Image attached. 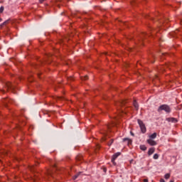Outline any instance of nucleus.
<instances>
[{"label":"nucleus","mask_w":182,"mask_h":182,"mask_svg":"<svg viewBox=\"0 0 182 182\" xmlns=\"http://www.w3.org/2000/svg\"><path fill=\"white\" fill-rule=\"evenodd\" d=\"M104 171H106V169H104Z\"/></svg>","instance_id":"nucleus-33"},{"label":"nucleus","mask_w":182,"mask_h":182,"mask_svg":"<svg viewBox=\"0 0 182 182\" xmlns=\"http://www.w3.org/2000/svg\"><path fill=\"white\" fill-rule=\"evenodd\" d=\"M170 182H174V181H170Z\"/></svg>","instance_id":"nucleus-30"},{"label":"nucleus","mask_w":182,"mask_h":182,"mask_svg":"<svg viewBox=\"0 0 182 182\" xmlns=\"http://www.w3.org/2000/svg\"><path fill=\"white\" fill-rule=\"evenodd\" d=\"M87 79H88V77H87V75H85V77H84V80H87Z\"/></svg>","instance_id":"nucleus-20"},{"label":"nucleus","mask_w":182,"mask_h":182,"mask_svg":"<svg viewBox=\"0 0 182 182\" xmlns=\"http://www.w3.org/2000/svg\"><path fill=\"white\" fill-rule=\"evenodd\" d=\"M160 182H166V181H164V179L161 178V179L160 180Z\"/></svg>","instance_id":"nucleus-23"},{"label":"nucleus","mask_w":182,"mask_h":182,"mask_svg":"<svg viewBox=\"0 0 182 182\" xmlns=\"http://www.w3.org/2000/svg\"><path fill=\"white\" fill-rule=\"evenodd\" d=\"M113 141H114V139H110V141L109 142H108V146H112V144H113Z\"/></svg>","instance_id":"nucleus-16"},{"label":"nucleus","mask_w":182,"mask_h":182,"mask_svg":"<svg viewBox=\"0 0 182 182\" xmlns=\"http://www.w3.org/2000/svg\"><path fill=\"white\" fill-rule=\"evenodd\" d=\"M134 107H135L136 110H139V104L136 101H134Z\"/></svg>","instance_id":"nucleus-10"},{"label":"nucleus","mask_w":182,"mask_h":182,"mask_svg":"<svg viewBox=\"0 0 182 182\" xmlns=\"http://www.w3.org/2000/svg\"><path fill=\"white\" fill-rule=\"evenodd\" d=\"M30 170H31V171H33V166L30 167Z\"/></svg>","instance_id":"nucleus-22"},{"label":"nucleus","mask_w":182,"mask_h":182,"mask_svg":"<svg viewBox=\"0 0 182 182\" xmlns=\"http://www.w3.org/2000/svg\"><path fill=\"white\" fill-rule=\"evenodd\" d=\"M153 159H154V160H157L159 159V154H155L153 156Z\"/></svg>","instance_id":"nucleus-15"},{"label":"nucleus","mask_w":182,"mask_h":182,"mask_svg":"<svg viewBox=\"0 0 182 182\" xmlns=\"http://www.w3.org/2000/svg\"><path fill=\"white\" fill-rule=\"evenodd\" d=\"M144 35H145V34H142V35H141V41H143V37L144 36Z\"/></svg>","instance_id":"nucleus-24"},{"label":"nucleus","mask_w":182,"mask_h":182,"mask_svg":"<svg viewBox=\"0 0 182 182\" xmlns=\"http://www.w3.org/2000/svg\"><path fill=\"white\" fill-rule=\"evenodd\" d=\"M144 182H149V179H144Z\"/></svg>","instance_id":"nucleus-25"},{"label":"nucleus","mask_w":182,"mask_h":182,"mask_svg":"<svg viewBox=\"0 0 182 182\" xmlns=\"http://www.w3.org/2000/svg\"><path fill=\"white\" fill-rule=\"evenodd\" d=\"M140 149L142 150L143 151H146V150H147V147L145 146V145H141Z\"/></svg>","instance_id":"nucleus-11"},{"label":"nucleus","mask_w":182,"mask_h":182,"mask_svg":"<svg viewBox=\"0 0 182 182\" xmlns=\"http://www.w3.org/2000/svg\"><path fill=\"white\" fill-rule=\"evenodd\" d=\"M156 137H157V133L156 132H154V134L149 136V139H151V140L156 139Z\"/></svg>","instance_id":"nucleus-7"},{"label":"nucleus","mask_w":182,"mask_h":182,"mask_svg":"<svg viewBox=\"0 0 182 182\" xmlns=\"http://www.w3.org/2000/svg\"><path fill=\"white\" fill-rule=\"evenodd\" d=\"M123 141H127V144H132V139H129L128 138H124Z\"/></svg>","instance_id":"nucleus-9"},{"label":"nucleus","mask_w":182,"mask_h":182,"mask_svg":"<svg viewBox=\"0 0 182 182\" xmlns=\"http://www.w3.org/2000/svg\"><path fill=\"white\" fill-rule=\"evenodd\" d=\"M80 174H82V172H78V173L76 174L77 177H79Z\"/></svg>","instance_id":"nucleus-21"},{"label":"nucleus","mask_w":182,"mask_h":182,"mask_svg":"<svg viewBox=\"0 0 182 182\" xmlns=\"http://www.w3.org/2000/svg\"><path fill=\"white\" fill-rule=\"evenodd\" d=\"M54 167H56V165H54Z\"/></svg>","instance_id":"nucleus-32"},{"label":"nucleus","mask_w":182,"mask_h":182,"mask_svg":"<svg viewBox=\"0 0 182 182\" xmlns=\"http://www.w3.org/2000/svg\"><path fill=\"white\" fill-rule=\"evenodd\" d=\"M7 23H9V20H6V21H4L3 23H1L0 25V26H4V25H7Z\"/></svg>","instance_id":"nucleus-13"},{"label":"nucleus","mask_w":182,"mask_h":182,"mask_svg":"<svg viewBox=\"0 0 182 182\" xmlns=\"http://www.w3.org/2000/svg\"><path fill=\"white\" fill-rule=\"evenodd\" d=\"M181 24L182 25V20H181Z\"/></svg>","instance_id":"nucleus-29"},{"label":"nucleus","mask_w":182,"mask_h":182,"mask_svg":"<svg viewBox=\"0 0 182 182\" xmlns=\"http://www.w3.org/2000/svg\"><path fill=\"white\" fill-rule=\"evenodd\" d=\"M164 178L166 180H168V178H170V173L165 174Z\"/></svg>","instance_id":"nucleus-14"},{"label":"nucleus","mask_w":182,"mask_h":182,"mask_svg":"<svg viewBox=\"0 0 182 182\" xmlns=\"http://www.w3.org/2000/svg\"><path fill=\"white\" fill-rule=\"evenodd\" d=\"M147 143L150 144V146H156L157 144V142L151 139H147Z\"/></svg>","instance_id":"nucleus-4"},{"label":"nucleus","mask_w":182,"mask_h":182,"mask_svg":"<svg viewBox=\"0 0 182 182\" xmlns=\"http://www.w3.org/2000/svg\"><path fill=\"white\" fill-rule=\"evenodd\" d=\"M131 134H132V136H134V134L133 132H131Z\"/></svg>","instance_id":"nucleus-26"},{"label":"nucleus","mask_w":182,"mask_h":182,"mask_svg":"<svg viewBox=\"0 0 182 182\" xmlns=\"http://www.w3.org/2000/svg\"><path fill=\"white\" fill-rule=\"evenodd\" d=\"M126 103H127L126 100H121L116 103V106H119V107L124 106Z\"/></svg>","instance_id":"nucleus-5"},{"label":"nucleus","mask_w":182,"mask_h":182,"mask_svg":"<svg viewBox=\"0 0 182 182\" xmlns=\"http://www.w3.org/2000/svg\"><path fill=\"white\" fill-rule=\"evenodd\" d=\"M1 21H2V18H0V22H1Z\"/></svg>","instance_id":"nucleus-28"},{"label":"nucleus","mask_w":182,"mask_h":182,"mask_svg":"<svg viewBox=\"0 0 182 182\" xmlns=\"http://www.w3.org/2000/svg\"><path fill=\"white\" fill-rule=\"evenodd\" d=\"M77 177H78V176H77V175H75V176H74L73 177V180H76V178H77Z\"/></svg>","instance_id":"nucleus-19"},{"label":"nucleus","mask_w":182,"mask_h":182,"mask_svg":"<svg viewBox=\"0 0 182 182\" xmlns=\"http://www.w3.org/2000/svg\"><path fill=\"white\" fill-rule=\"evenodd\" d=\"M48 173L50 174V171H49Z\"/></svg>","instance_id":"nucleus-31"},{"label":"nucleus","mask_w":182,"mask_h":182,"mask_svg":"<svg viewBox=\"0 0 182 182\" xmlns=\"http://www.w3.org/2000/svg\"><path fill=\"white\" fill-rule=\"evenodd\" d=\"M154 153V148H150L148 151V155L151 156Z\"/></svg>","instance_id":"nucleus-8"},{"label":"nucleus","mask_w":182,"mask_h":182,"mask_svg":"<svg viewBox=\"0 0 182 182\" xmlns=\"http://www.w3.org/2000/svg\"><path fill=\"white\" fill-rule=\"evenodd\" d=\"M6 87H7V89H12V83L7 82L6 83Z\"/></svg>","instance_id":"nucleus-12"},{"label":"nucleus","mask_w":182,"mask_h":182,"mask_svg":"<svg viewBox=\"0 0 182 182\" xmlns=\"http://www.w3.org/2000/svg\"><path fill=\"white\" fill-rule=\"evenodd\" d=\"M120 152H117L112 156L111 161L114 164V166H116V162L114 161L116 160V159H117V157H119V156H120Z\"/></svg>","instance_id":"nucleus-3"},{"label":"nucleus","mask_w":182,"mask_h":182,"mask_svg":"<svg viewBox=\"0 0 182 182\" xmlns=\"http://www.w3.org/2000/svg\"><path fill=\"white\" fill-rule=\"evenodd\" d=\"M163 110H164V112L166 113H170V112H171V108H170V107L167 105H162L159 107L158 112H160Z\"/></svg>","instance_id":"nucleus-1"},{"label":"nucleus","mask_w":182,"mask_h":182,"mask_svg":"<svg viewBox=\"0 0 182 182\" xmlns=\"http://www.w3.org/2000/svg\"><path fill=\"white\" fill-rule=\"evenodd\" d=\"M4 6L0 7V14H2V12H4Z\"/></svg>","instance_id":"nucleus-18"},{"label":"nucleus","mask_w":182,"mask_h":182,"mask_svg":"<svg viewBox=\"0 0 182 182\" xmlns=\"http://www.w3.org/2000/svg\"><path fill=\"white\" fill-rule=\"evenodd\" d=\"M76 160H77L78 161H80L82 160V156H77L76 157Z\"/></svg>","instance_id":"nucleus-17"},{"label":"nucleus","mask_w":182,"mask_h":182,"mask_svg":"<svg viewBox=\"0 0 182 182\" xmlns=\"http://www.w3.org/2000/svg\"><path fill=\"white\" fill-rule=\"evenodd\" d=\"M102 140L105 141L106 140V138H102Z\"/></svg>","instance_id":"nucleus-27"},{"label":"nucleus","mask_w":182,"mask_h":182,"mask_svg":"<svg viewBox=\"0 0 182 182\" xmlns=\"http://www.w3.org/2000/svg\"><path fill=\"white\" fill-rule=\"evenodd\" d=\"M122 112H123V109H122Z\"/></svg>","instance_id":"nucleus-34"},{"label":"nucleus","mask_w":182,"mask_h":182,"mask_svg":"<svg viewBox=\"0 0 182 182\" xmlns=\"http://www.w3.org/2000/svg\"><path fill=\"white\" fill-rule=\"evenodd\" d=\"M167 122H171V123H177V119L174 117H170L166 119Z\"/></svg>","instance_id":"nucleus-6"},{"label":"nucleus","mask_w":182,"mask_h":182,"mask_svg":"<svg viewBox=\"0 0 182 182\" xmlns=\"http://www.w3.org/2000/svg\"><path fill=\"white\" fill-rule=\"evenodd\" d=\"M137 122H138V124L139 125L141 132L146 133V126L144 125V123H143V121H141V119H138Z\"/></svg>","instance_id":"nucleus-2"}]
</instances>
